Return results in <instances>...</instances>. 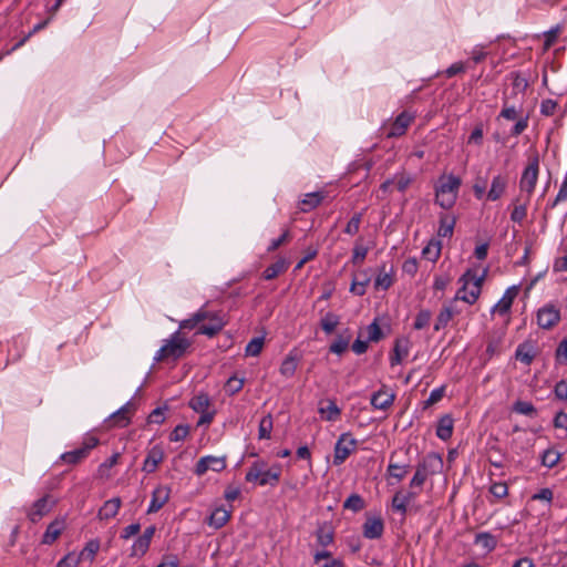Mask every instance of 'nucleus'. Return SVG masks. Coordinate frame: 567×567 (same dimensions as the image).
Instances as JSON below:
<instances>
[{
	"label": "nucleus",
	"instance_id": "nucleus-17",
	"mask_svg": "<svg viewBox=\"0 0 567 567\" xmlns=\"http://www.w3.org/2000/svg\"><path fill=\"white\" fill-rule=\"evenodd\" d=\"M412 182H413V178L411 175L406 174L405 172H401V173L395 174L393 178H389V179L384 181L381 184L380 189L383 192H389L390 187L392 185H395V188L399 192H405L406 188L412 184Z\"/></svg>",
	"mask_w": 567,
	"mask_h": 567
},
{
	"label": "nucleus",
	"instance_id": "nucleus-10",
	"mask_svg": "<svg viewBox=\"0 0 567 567\" xmlns=\"http://www.w3.org/2000/svg\"><path fill=\"white\" fill-rule=\"evenodd\" d=\"M56 501L53 499L50 495H44L37 499L32 507L28 512V518L32 523H38L43 516L49 514L52 508L55 506Z\"/></svg>",
	"mask_w": 567,
	"mask_h": 567
},
{
	"label": "nucleus",
	"instance_id": "nucleus-15",
	"mask_svg": "<svg viewBox=\"0 0 567 567\" xmlns=\"http://www.w3.org/2000/svg\"><path fill=\"white\" fill-rule=\"evenodd\" d=\"M64 528L65 519L63 517H56L48 525L41 543L44 545H52L60 537Z\"/></svg>",
	"mask_w": 567,
	"mask_h": 567
},
{
	"label": "nucleus",
	"instance_id": "nucleus-45",
	"mask_svg": "<svg viewBox=\"0 0 567 567\" xmlns=\"http://www.w3.org/2000/svg\"><path fill=\"white\" fill-rule=\"evenodd\" d=\"M367 254H368V248L357 241L354 245L353 254H352V258H351L352 264L361 265L363 262V260L365 259Z\"/></svg>",
	"mask_w": 567,
	"mask_h": 567
},
{
	"label": "nucleus",
	"instance_id": "nucleus-22",
	"mask_svg": "<svg viewBox=\"0 0 567 567\" xmlns=\"http://www.w3.org/2000/svg\"><path fill=\"white\" fill-rule=\"evenodd\" d=\"M177 353V331L173 332L169 337L167 344L161 347L154 355L155 362L164 361L169 355Z\"/></svg>",
	"mask_w": 567,
	"mask_h": 567
},
{
	"label": "nucleus",
	"instance_id": "nucleus-48",
	"mask_svg": "<svg viewBox=\"0 0 567 567\" xmlns=\"http://www.w3.org/2000/svg\"><path fill=\"white\" fill-rule=\"evenodd\" d=\"M523 112V109L520 107L517 110L513 105H507V103H504V106L498 115V117H503L508 121H514L518 117V115Z\"/></svg>",
	"mask_w": 567,
	"mask_h": 567
},
{
	"label": "nucleus",
	"instance_id": "nucleus-53",
	"mask_svg": "<svg viewBox=\"0 0 567 567\" xmlns=\"http://www.w3.org/2000/svg\"><path fill=\"white\" fill-rule=\"evenodd\" d=\"M79 563L80 556H78L75 553H69L59 560L56 567H78Z\"/></svg>",
	"mask_w": 567,
	"mask_h": 567
},
{
	"label": "nucleus",
	"instance_id": "nucleus-26",
	"mask_svg": "<svg viewBox=\"0 0 567 567\" xmlns=\"http://www.w3.org/2000/svg\"><path fill=\"white\" fill-rule=\"evenodd\" d=\"M230 518V511L224 506L216 507L208 517L209 526L218 529L221 528Z\"/></svg>",
	"mask_w": 567,
	"mask_h": 567
},
{
	"label": "nucleus",
	"instance_id": "nucleus-58",
	"mask_svg": "<svg viewBox=\"0 0 567 567\" xmlns=\"http://www.w3.org/2000/svg\"><path fill=\"white\" fill-rule=\"evenodd\" d=\"M166 411V408H156L155 410H153L151 412V414L148 415V423H154V424H161L164 422L165 420V416H164V412Z\"/></svg>",
	"mask_w": 567,
	"mask_h": 567
},
{
	"label": "nucleus",
	"instance_id": "nucleus-37",
	"mask_svg": "<svg viewBox=\"0 0 567 567\" xmlns=\"http://www.w3.org/2000/svg\"><path fill=\"white\" fill-rule=\"evenodd\" d=\"M475 543L481 545L487 553L494 550L497 546V539L489 533H480L475 537Z\"/></svg>",
	"mask_w": 567,
	"mask_h": 567
},
{
	"label": "nucleus",
	"instance_id": "nucleus-16",
	"mask_svg": "<svg viewBox=\"0 0 567 567\" xmlns=\"http://www.w3.org/2000/svg\"><path fill=\"white\" fill-rule=\"evenodd\" d=\"M395 399V394L386 389L385 386L381 388L379 391L372 394L371 396V405L378 410H386L389 409Z\"/></svg>",
	"mask_w": 567,
	"mask_h": 567
},
{
	"label": "nucleus",
	"instance_id": "nucleus-62",
	"mask_svg": "<svg viewBox=\"0 0 567 567\" xmlns=\"http://www.w3.org/2000/svg\"><path fill=\"white\" fill-rule=\"evenodd\" d=\"M244 381L241 379H237L235 377L229 378L226 384L227 391L231 394L239 392L243 389Z\"/></svg>",
	"mask_w": 567,
	"mask_h": 567
},
{
	"label": "nucleus",
	"instance_id": "nucleus-40",
	"mask_svg": "<svg viewBox=\"0 0 567 567\" xmlns=\"http://www.w3.org/2000/svg\"><path fill=\"white\" fill-rule=\"evenodd\" d=\"M272 431V417L270 414L264 416L259 422L258 436L260 440L270 439Z\"/></svg>",
	"mask_w": 567,
	"mask_h": 567
},
{
	"label": "nucleus",
	"instance_id": "nucleus-31",
	"mask_svg": "<svg viewBox=\"0 0 567 567\" xmlns=\"http://www.w3.org/2000/svg\"><path fill=\"white\" fill-rule=\"evenodd\" d=\"M134 409V404L128 401L126 404H124L121 409L115 411L111 416V421L114 423V425H117L120 427H124L130 423V419L127 414L131 412V410Z\"/></svg>",
	"mask_w": 567,
	"mask_h": 567
},
{
	"label": "nucleus",
	"instance_id": "nucleus-14",
	"mask_svg": "<svg viewBox=\"0 0 567 567\" xmlns=\"http://www.w3.org/2000/svg\"><path fill=\"white\" fill-rule=\"evenodd\" d=\"M171 488L167 485H159L152 493V499L147 508V514L158 512L169 499Z\"/></svg>",
	"mask_w": 567,
	"mask_h": 567
},
{
	"label": "nucleus",
	"instance_id": "nucleus-39",
	"mask_svg": "<svg viewBox=\"0 0 567 567\" xmlns=\"http://www.w3.org/2000/svg\"><path fill=\"white\" fill-rule=\"evenodd\" d=\"M512 409L514 412H516L518 414L527 415V416H536V414H537L536 408L534 406L533 403H530L528 401L518 400L513 404Z\"/></svg>",
	"mask_w": 567,
	"mask_h": 567
},
{
	"label": "nucleus",
	"instance_id": "nucleus-41",
	"mask_svg": "<svg viewBox=\"0 0 567 567\" xmlns=\"http://www.w3.org/2000/svg\"><path fill=\"white\" fill-rule=\"evenodd\" d=\"M317 542L320 546L327 547L333 542V532L330 527L321 526L317 530Z\"/></svg>",
	"mask_w": 567,
	"mask_h": 567
},
{
	"label": "nucleus",
	"instance_id": "nucleus-50",
	"mask_svg": "<svg viewBox=\"0 0 567 567\" xmlns=\"http://www.w3.org/2000/svg\"><path fill=\"white\" fill-rule=\"evenodd\" d=\"M223 328H224L223 321H215V323H213L210 326H202L197 332L202 333V334H206L209 338H212V337L216 336L219 331H221Z\"/></svg>",
	"mask_w": 567,
	"mask_h": 567
},
{
	"label": "nucleus",
	"instance_id": "nucleus-2",
	"mask_svg": "<svg viewBox=\"0 0 567 567\" xmlns=\"http://www.w3.org/2000/svg\"><path fill=\"white\" fill-rule=\"evenodd\" d=\"M462 181L455 175L442 176L435 190V202L444 209L454 206Z\"/></svg>",
	"mask_w": 567,
	"mask_h": 567
},
{
	"label": "nucleus",
	"instance_id": "nucleus-34",
	"mask_svg": "<svg viewBox=\"0 0 567 567\" xmlns=\"http://www.w3.org/2000/svg\"><path fill=\"white\" fill-rule=\"evenodd\" d=\"M288 268L287 262L284 259H279L276 262L268 266L262 272V277L266 280H271L285 272Z\"/></svg>",
	"mask_w": 567,
	"mask_h": 567
},
{
	"label": "nucleus",
	"instance_id": "nucleus-61",
	"mask_svg": "<svg viewBox=\"0 0 567 567\" xmlns=\"http://www.w3.org/2000/svg\"><path fill=\"white\" fill-rule=\"evenodd\" d=\"M369 282V278H365L363 281L353 280L350 291L355 293L357 296H363L365 293V287Z\"/></svg>",
	"mask_w": 567,
	"mask_h": 567
},
{
	"label": "nucleus",
	"instance_id": "nucleus-19",
	"mask_svg": "<svg viewBox=\"0 0 567 567\" xmlns=\"http://www.w3.org/2000/svg\"><path fill=\"white\" fill-rule=\"evenodd\" d=\"M383 530L384 524L380 517H369L363 524V536L368 539L380 538Z\"/></svg>",
	"mask_w": 567,
	"mask_h": 567
},
{
	"label": "nucleus",
	"instance_id": "nucleus-23",
	"mask_svg": "<svg viewBox=\"0 0 567 567\" xmlns=\"http://www.w3.org/2000/svg\"><path fill=\"white\" fill-rule=\"evenodd\" d=\"M507 187V177L497 175L493 178L491 188L487 193V199L495 202L499 199Z\"/></svg>",
	"mask_w": 567,
	"mask_h": 567
},
{
	"label": "nucleus",
	"instance_id": "nucleus-21",
	"mask_svg": "<svg viewBox=\"0 0 567 567\" xmlns=\"http://www.w3.org/2000/svg\"><path fill=\"white\" fill-rule=\"evenodd\" d=\"M352 340V333L349 330H344L339 333L329 346V351L338 355L343 354Z\"/></svg>",
	"mask_w": 567,
	"mask_h": 567
},
{
	"label": "nucleus",
	"instance_id": "nucleus-9",
	"mask_svg": "<svg viewBox=\"0 0 567 567\" xmlns=\"http://www.w3.org/2000/svg\"><path fill=\"white\" fill-rule=\"evenodd\" d=\"M210 401L207 394L200 393L194 396L189 406L197 413L200 414L198 420V425L209 424L212 423L215 411H209Z\"/></svg>",
	"mask_w": 567,
	"mask_h": 567
},
{
	"label": "nucleus",
	"instance_id": "nucleus-44",
	"mask_svg": "<svg viewBox=\"0 0 567 567\" xmlns=\"http://www.w3.org/2000/svg\"><path fill=\"white\" fill-rule=\"evenodd\" d=\"M343 507L353 512H359L363 509L364 501L360 495L352 494L346 499Z\"/></svg>",
	"mask_w": 567,
	"mask_h": 567
},
{
	"label": "nucleus",
	"instance_id": "nucleus-24",
	"mask_svg": "<svg viewBox=\"0 0 567 567\" xmlns=\"http://www.w3.org/2000/svg\"><path fill=\"white\" fill-rule=\"evenodd\" d=\"M395 455V452L391 454L386 472L390 478H394L396 482H400L408 474L410 466L409 464H400L394 462Z\"/></svg>",
	"mask_w": 567,
	"mask_h": 567
},
{
	"label": "nucleus",
	"instance_id": "nucleus-28",
	"mask_svg": "<svg viewBox=\"0 0 567 567\" xmlns=\"http://www.w3.org/2000/svg\"><path fill=\"white\" fill-rule=\"evenodd\" d=\"M122 501L120 497H113L109 501H106L103 506L99 511V518L100 519H110L116 516L120 507H121Z\"/></svg>",
	"mask_w": 567,
	"mask_h": 567
},
{
	"label": "nucleus",
	"instance_id": "nucleus-18",
	"mask_svg": "<svg viewBox=\"0 0 567 567\" xmlns=\"http://www.w3.org/2000/svg\"><path fill=\"white\" fill-rule=\"evenodd\" d=\"M163 458H164L163 449L158 445L153 446L147 452V455L144 460L142 470L147 474L155 472V470L157 468L158 464L163 461Z\"/></svg>",
	"mask_w": 567,
	"mask_h": 567
},
{
	"label": "nucleus",
	"instance_id": "nucleus-57",
	"mask_svg": "<svg viewBox=\"0 0 567 567\" xmlns=\"http://www.w3.org/2000/svg\"><path fill=\"white\" fill-rule=\"evenodd\" d=\"M526 215L527 208L525 205L515 206L511 214V219L514 223H522L526 218Z\"/></svg>",
	"mask_w": 567,
	"mask_h": 567
},
{
	"label": "nucleus",
	"instance_id": "nucleus-7",
	"mask_svg": "<svg viewBox=\"0 0 567 567\" xmlns=\"http://www.w3.org/2000/svg\"><path fill=\"white\" fill-rule=\"evenodd\" d=\"M357 440L350 433H343L338 439L334 445L333 465L339 466L354 452L357 447Z\"/></svg>",
	"mask_w": 567,
	"mask_h": 567
},
{
	"label": "nucleus",
	"instance_id": "nucleus-3",
	"mask_svg": "<svg viewBox=\"0 0 567 567\" xmlns=\"http://www.w3.org/2000/svg\"><path fill=\"white\" fill-rule=\"evenodd\" d=\"M443 468V460L437 453H429L417 464L415 473L410 482L411 488L422 487L429 476L440 473Z\"/></svg>",
	"mask_w": 567,
	"mask_h": 567
},
{
	"label": "nucleus",
	"instance_id": "nucleus-64",
	"mask_svg": "<svg viewBox=\"0 0 567 567\" xmlns=\"http://www.w3.org/2000/svg\"><path fill=\"white\" fill-rule=\"evenodd\" d=\"M554 426L567 432V413L560 411L554 417Z\"/></svg>",
	"mask_w": 567,
	"mask_h": 567
},
{
	"label": "nucleus",
	"instance_id": "nucleus-32",
	"mask_svg": "<svg viewBox=\"0 0 567 567\" xmlns=\"http://www.w3.org/2000/svg\"><path fill=\"white\" fill-rule=\"evenodd\" d=\"M324 194L322 192L309 193L300 202V209L303 213H308L320 205L323 200Z\"/></svg>",
	"mask_w": 567,
	"mask_h": 567
},
{
	"label": "nucleus",
	"instance_id": "nucleus-30",
	"mask_svg": "<svg viewBox=\"0 0 567 567\" xmlns=\"http://www.w3.org/2000/svg\"><path fill=\"white\" fill-rule=\"evenodd\" d=\"M456 218L449 214H442L440 216V226L437 229L439 237H452Z\"/></svg>",
	"mask_w": 567,
	"mask_h": 567
},
{
	"label": "nucleus",
	"instance_id": "nucleus-52",
	"mask_svg": "<svg viewBox=\"0 0 567 567\" xmlns=\"http://www.w3.org/2000/svg\"><path fill=\"white\" fill-rule=\"evenodd\" d=\"M512 84L515 89L520 92H525L528 87V81L526 78L522 76L518 72L511 73Z\"/></svg>",
	"mask_w": 567,
	"mask_h": 567
},
{
	"label": "nucleus",
	"instance_id": "nucleus-36",
	"mask_svg": "<svg viewBox=\"0 0 567 567\" xmlns=\"http://www.w3.org/2000/svg\"><path fill=\"white\" fill-rule=\"evenodd\" d=\"M265 344V336H258L252 338L245 348V354L247 357H257L262 351Z\"/></svg>",
	"mask_w": 567,
	"mask_h": 567
},
{
	"label": "nucleus",
	"instance_id": "nucleus-4",
	"mask_svg": "<svg viewBox=\"0 0 567 567\" xmlns=\"http://www.w3.org/2000/svg\"><path fill=\"white\" fill-rule=\"evenodd\" d=\"M247 482H258L260 486L276 485L278 483L277 473L269 472L264 461H256L251 464L245 476Z\"/></svg>",
	"mask_w": 567,
	"mask_h": 567
},
{
	"label": "nucleus",
	"instance_id": "nucleus-20",
	"mask_svg": "<svg viewBox=\"0 0 567 567\" xmlns=\"http://www.w3.org/2000/svg\"><path fill=\"white\" fill-rule=\"evenodd\" d=\"M410 340L408 338H398L394 343L393 353L390 357L392 367L400 364L404 358L408 357L410 351Z\"/></svg>",
	"mask_w": 567,
	"mask_h": 567
},
{
	"label": "nucleus",
	"instance_id": "nucleus-13",
	"mask_svg": "<svg viewBox=\"0 0 567 567\" xmlns=\"http://www.w3.org/2000/svg\"><path fill=\"white\" fill-rule=\"evenodd\" d=\"M226 467V457H218V456H204L202 457L195 468V473L197 475L205 474L208 470H212L214 472H221Z\"/></svg>",
	"mask_w": 567,
	"mask_h": 567
},
{
	"label": "nucleus",
	"instance_id": "nucleus-6",
	"mask_svg": "<svg viewBox=\"0 0 567 567\" xmlns=\"http://www.w3.org/2000/svg\"><path fill=\"white\" fill-rule=\"evenodd\" d=\"M414 118V114L403 111L394 118V121L384 125L383 130L385 137L393 138L404 135Z\"/></svg>",
	"mask_w": 567,
	"mask_h": 567
},
{
	"label": "nucleus",
	"instance_id": "nucleus-1",
	"mask_svg": "<svg viewBox=\"0 0 567 567\" xmlns=\"http://www.w3.org/2000/svg\"><path fill=\"white\" fill-rule=\"evenodd\" d=\"M460 281L463 284L462 287L457 290L454 299L441 310L437 319H451L461 315L462 308H468L478 298L483 276L478 277L475 271L468 269L460 278Z\"/></svg>",
	"mask_w": 567,
	"mask_h": 567
},
{
	"label": "nucleus",
	"instance_id": "nucleus-33",
	"mask_svg": "<svg viewBox=\"0 0 567 567\" xmlns=\"http://www.w3.org/2000/svg\"><path fill=\"white\" fill-rule=\"evenodd\" d=\"M442 244L440 240L431 239L422 250V256L435 262L441 256Z\"/></svg>",
	"mask_w": 567,
	"mask_h": 567
},
{
	"label": "nucleus",
	"instance_id": "nucleus-29",
	"mask_svg": "<svg viewBox=\"0 0 567 567\" xmlns=\"http://www.w3.org/2000/svg\"><path fill=\"white\" fill-rule=\"evenodd\" d=\"M454 421L451 415H443L437 423L436 435L443 441L449 440L453 434Z\"/></svg>",
	"mask_w": 567,
	"mask_h": 567
},
{
	"label": "nucleus",
	"instance_id": "nucleus-55",
	"mask_svg": "<svg viewBox=\"0 0 567 567\" xmlns=\"http://www.w3.org/2000/svg\"><path fill=\"white\" fill-rule=\"evenodd\" d=\"M489 492L496 498H503L507 495L508 487L505 483L498 482V483L492 484Z\"/></svg>",
	"mask_w": 567,
	"mask_h": 567
},
{
	"label": "nucleus",
	"instance_id": "nucleus-54",
	"mask_svg": "<svg viewBox=\"0 0 567 567\" xmlns=\"http://www.w3.org/2000/svg\"><path fill=\"white\" fill-rule=\"evenodd\" d=\"M100 548V544L99 542L96 540H91L86 544V546L84 547V549L78 555L80 556V559L84 556H86L87 558L90 559H93V557L95 556V554L97 553Z\"/></svg>",
	"mask_w": 567,
	"mask_h": 567
},
{
	"label": "nucleus",
	"instance_id": "nucleus-42",
	"mask_svg": "<svg viewBox=\"0 0 567 567\" xmlns=\"http://www.w3.org/2000/svg\"><path fill=\"white\" fill-rule=\"evenodd\" d=\"M561 29V25L558 24L544 33V51L549 50L556 43Z\"/></svg>",
	"mask_w": 567,
	"mask_h": 567
},
{
	"label": "nucleus",
	"instance_id": "nucleus-46",
	"mask_svg": "<svg viewBox=\"0 0 567 567\" xmlns=\"http://www.w3.org/2000/svg\"><path fill=\"white\" fill-rule=\"evenodd\" d=\"M150 544L151 543L146 538L140 536L132 546V556L144 555L147 551Z\"/></svg>",
	"mask_w": 567,
	"mask_h": 567
},
{
	"label": "nucleus",
	"instance_id": "nucleus-60",
	"mask_svg": "<svg viewBox=\"0 0 567 567\" xmlns=\"http://www.w3.org/2000/svg\"><path fill=\"white\" fill-rule=\"evenodd\" d=\"M465 69H466V64L463 63V62H456V63H453L452 65H450L445 71V75L447 78H452V76H455L460 73H463L465 72Z\"/></svg>",
	"mask_w": 567,
	"mask_h": 567
},
{
	"label": "nucleus",
	"instance_id": "nucleus-47",
	"mask_svg": "<svg viewBox=\"0 0 567 567\" xmlns=\"http://www.w3.org/2000/svg\"><path fill=\"white\" fill-rule=\"evenodd\" d=\"M557 107H558L557 101L551 100V99H545L540 103L539 112L544 116H551L555 114Z\"/></svg>",
	"mask_w": 567,
	"mask_h": 567
},
{
	"label": "nucleus",
	"instance_id": "nucleus-25",
	"mask_svg": "<svg viewBox=\"0 0 567 567\" xmlns=\"http://www.w3.org/2000/svg\"><path fill=\"white\" fill-rule=\"evenodd\" d=\"M417 493L410 491L406 493L398 492L392 498V507L393 509L400 512L401 514H405L408 511V504L416 497Z\"/></svg>",
	"mask_w": 567,
	"mask_h": 567
},
{
	"label": "nucleus",
	"instance_id": "nucleus-59",
	"mask_svg": "<svg viewBox=\"0 0 567 567\" xmlns=\"http://www.w3.org/2000/svg\"><path fill=\"white\" fill-rule=\"evenodd\" d=\"M486 183H487L486 178L478 177L476 179L475 184L473 185V192L477 199L483 198L485 190H486Z\"/></svg>",
	"mask_w": 567,
	"mask_h": 567
},
{
	"label": "nucleus",
	"instance_id": "nucleus-63",
	"mask_svg": "<svg viewBox=\"0 0 567 567\" xmlns=\"http://www.w3.org/2000/svg\"><path fill=\"white\" fill-rule=\"evenodd\" d=\"M555 395L559 400H567V381L560 380L556 383L554 389Z\"/></svg>",
	"mask_w": 567,
	"mask_h": 567
},
{
	"label": "nucleus",
	"instance_id": "nucleus-8",
	"mask_svg": "<svg viewBox=\"0 0 567 567\" xmlns=\"http://www.w3.org/2000/svg\"><path fill=\"white\" fill-rule=\"evenodd\" d=\"M99 444L95 436H89L84 440L81 447L61 454L60 460L66 464L75 465L87 457L91 450Z\"/></svg>",
	"mask_w": 567,
	"mask_h": 567
},
{
	"label": "nucleus",
	"instance_id": "nucleus-51",
	"mask_svg": "<svg viewBox=\"0 0 567 567\" xmlns=\"http://www.w3.org/2000/svg\"><path fill=\"white\" fill-rule=\"evenodd\" d=\"M367 332H368L367 340L369 342L370 341L378 342L383 337L382 330L379 327L378 321H372V323L368 326Z\"/></svg>",
	"mask_w": 567,
	"mask_h": 567
},
{
	"label": "nucleus",
	"instance_id": "nucleus-38",
	"mask_svg": "<svg viewBox=\"0 0 567 567\" xmlns=\"http://www.w3.org/2000/svg\"><path fill=\"white\" fill-rule=\"evenodd\" d=\"M297 367H298L297 358L293 355H288L281 362V365L279 369L280 374L284 375L285 378H291L295 374Z\"/></svg>",
	"mask_w": 567,
	"mask_h": 567
},
{
	"label": "nucleus",
	"instance_id": "nucleus-56",
	"mask_svg": "<svg viewBox=\"0 0 567 567\" xmlns=\"http://www.w3.org/2000/svg\"><path fill=\"white\" fill-rule=\"evenodd\" d=\"M556 361L558 363H566L567 362V339H564L559 342L557 349H556Z\"/></svg>",
	"mask_w": 567,
	"mask_h": 567
},
{
	"label": "nucleus",
	"instance_id": "nucleus-35",
	"mask_svg": "<svg viewBox=\"0 0 567 567\" xmlns=\"http://www.w3.org/2000/svg\"><path fill=\"white\" fill-rule=\"evenodd\" d=\"M319 413L326 420L334 421L340 415V409L334 401L328 400L326 403L320 404Z\"/></svg>",
	"mask_w": 567,
	"mask_h": 567
},
{
	"label": "nucleus",
	"instance_id": "nucleus-12",
	"mask_svg": "<svg viewBox=\"0 0 567 567\" xmlns=\"http://www.w3.org/2000/svg\"><path fill=\"white\" fill-rule=\"evenodd\" d=\"M518 293L519 286H512L507 288L501 300L492 308V313L499 317L506 316Z\"/></svg>",
	"mask_w": 567,
	"mask_h": 567
},
{
	"label": "nucleus",
	"instance_id": "nucleus-11",
	"mask_svg": "<svg viewBox=\"0 0 567 567\" xmlns=\"http://www.w3.org/2000/svg\"><path fill=\"white\" fill-rule=\"evenodd\" d=\"M394 266L392 264L383 262L378 268V274L374 279L375 290H388L394 282Z\"/></svg>",
	"mask_w": 567,
	"mask_h": 567
},
{
	"label": "nucleus",
	"instance_id": "nucleus-27",
	"mask_svg": "<svg viewBox=\"0 0 567 567\" xmlns=\"http://www.w3.org/2000/svg\"><path fill=\"white\" fill-rule=\"evenodd\" d=\"M535 355V347L530 342L520 343L515 351V358L526 365L533 362Z\"/></svg>",
	"mask_w": 567,
	"mask_h": 567
},
{
	"label": "nucleus",
	"instance_id": "nucleus-43",
	"mask_svg": "<svg viewBox=\"0 0 567 567\" xmlns=\"http://www.w3.org/2000/svg\"><path fill=\"white\" fill-rule=\"evenodd\" d=\"M559 460H560V453L555 451V450H553V449L546 450L543 453V455H542V463H543V465L547 466L549 468H551L555 465H557Z\"/></svg>",
	"mask_w": 567,
	"mask_h": 567
},
{
	"label": "nucleus",
	"instance_id": "nucleus-49",
	"mask_svg": "<svg viewBox=\"0 0 567 567\" xmlns=\"http://www.w3.org/2000/svg\"><path fill=\"white\" fill-rule=\"evenodd\" d=\"M361 220H362V214L361 213H357L352 216V218L348 221L346 228H344V233L348 234V235H355L358 234L359 229H360V224H361Z\"/></svg>",
	"mask_w": 567,
	"mask_h": 567
},
{
	"label": "nucleus",
	"instance_id": "nucleus-5",
	"mask_svg": "<svg viewBox=\"0 0 567 567\" xmlns=\"http://www.w3.org/2000/svg\"><path fill=\"white\" fill-rule=\"evenodd\" d=\"M538 172H539V156L537 153H534L528 158V165L525 167L520 181H519V187L520 190L526 192L528 195H530L536 186L537 179H538Z\"/></svg>",
	"mask_w": 567,
	"mask_h": 567
}]
</instances>
